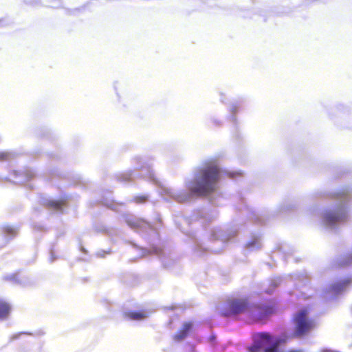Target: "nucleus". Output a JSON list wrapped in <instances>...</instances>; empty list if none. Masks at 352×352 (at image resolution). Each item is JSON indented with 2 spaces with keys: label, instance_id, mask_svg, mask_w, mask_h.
Listing matches in <instances>:
<instances>
[{
  "label": "nucleus",
  "instance_id": "obj_1",
  "mask_svg": "<svg viewBox=\"0 0 352 352\" xmlns=\"http://www.w3.org/2000/svg\"><path fill=\"white\" fill-rule=\"evenodd\" d=\"M220 176L221 170L217 163L207 161L196 169L193 179L188 184V189L194 195L206 197L216 190Z\"/></svg>",
  "mask_w": 352,
  "mask_h": 352
},
{
  "label": "nucleus",
  "instance_id": "obj_2",
  "mask_svg": "<svg viewBox=\"0 0 352 352\" xmlns=\"http://www.w3.org/2000/svg\"><path fill=\"white\" fill-rule=\"evenodd\" d=\"M253 343L248 348L249 352H300V350H285L283 346L288 341V336L283 335L274 337L268 332H259L253 334Z\"/></svg>",
  "mask_w": 352,
  "mask_h": 352
},
{
  "label": "nucleus",
  "instance_id": "obj_3",
  "mask_svg": "<svg viewBox=\"0 0 352 352\" xmlns=\"http://www.w3.org/2000/svg\"><path fill=\"white\" fill-rule=\"evenodd\" d=\"M250 304L248 298L232 296L228 298L221 305L219 314L226 318L239 314H245L248 317Z\"/></svg>",
  "mask_w": 352,
  "mask_h": 352
},
{
  "label": "nucleus",
  "instance_id": "obj_4",
  "mask_svg": "<svg viewBox=\"0 0 352 352\" xmlns=\"http://www.w3.org/2000/svg\"><path fill=\"white\" fill-rule=\"evenodd\" d=\"M308 314L309 311L307 309H302L294 315L292 319L294 329L292 338H302L314 329L315 322L308 317Z\"/></svg>",
  "mask_w": 352,
  "mask_h": 352
},
{
  "label": "nucleus",
  "instance_id": "obj_5",
  "mask_svg": "<svg viewBox=\"0 0 352 352\" xmlns=\"http://www.w3.org/2000/svg\"><path fill=\"white\" fill-rule=\"evenodd\" d=\"M276 313L273 304L258 302L250 304L248 318L254 322L264 324Z\"/></svg>",
  "mask_w": 352,
  "mask_h": 352
},
{
  "label": "nucleus",
  "instance_id": "obj_6",
  "mask_svg": "<svg viewBox=\"0 0 352 352\" xmlns=\"http://www.w3.org/2000/svg\"><path fill=\"white\" fill-rule=\"evenodd\" d=\"M347 211L345 207L340 206L336 210L326 212L325 221L329 224H333L337 222H341L346 219Z\"/></svg>",
  "mask_w": 352,
  "mask_h": 352
},
{
  "label": "nucleus",
  "instance_id": "obj_7",
  "mask_svg": "<svg viewBox=\"0 0 352 352\" xmlns=\"http://www.w3.org/2000/svg\"><path fill=\"white\" fill-rule=\"evenodd\" d=\"M193 327L192 322H185L182 327L173 335V338L176 342L184 340L191 331Z\"/></svg>",
  "mask_w": 352,
  "mask_h": 352
},
{
  "label": "nucleus",
  "instance_id": "obj_8",
  "mask_svg": "<svg viewBox=\"0 0 352 352\" xmlns=\"http://www.w3.org/2000/svg\"><path fill=\"white\" fill-rule=\"evenodd\" d=\"M11 312V305L6 301L0 299V320L9 317Z\"/></svg>",
  "mask_w": 352,
  "mask_h": 352
},
{
  "label": "nucleus",
  "instance_id": "obj_9",
  "mask_svg": "<svg viewBox=\"0 0 352 352\" xmlns=\"http://www.w3.org/2000/svg\"><path fill=\"white\" fill-rule=\"evenodd\" d=\"M125 221L129 226L133 228H140L145 223V221L144 219H135L130 215L126 217Z\"/></svg>",
  "mask_w": 352,
  "mask_h": 352
},
{
  "label": "nucleus",
  "instance_id": "obj_10",
  "mask_svg": "<svg viewBox=\"0 0 352 352\" xmlns=\"http://www.w3.org/2000/svg\"><path fill=\"white\" fill-rule=\"evenodd\" d=\"M125 316L131 320H142L146 317V314L142 311H129Z\"/></svg>",
  "mask_w": 352,
  "mask_h": 352
},
{
  "label": "nucleus",
  "instance_id": "obj_11",
  "mask_svg": "<svg viewBox=\"0 0 352 352\" xmlns=\"http://www.w3.org/2000/svg\"><path fill=\"white\" fill-rule=\"evenodd\" d=\"M63 204L64 201L63 200H50L46 203V206L47 208H52L54 210L61 209Z\"/></svg>",
  "mask_w": 352,
  "mask_h": 352
},
{
  "label": "nucleus",
  "instance_id": "obj_12",
  "mask_svg": "<svg viewBox=\"0 0 352 352\" xmlns=\"http://www.w3.org/2000/svg\"><path fill=\"white\" fill-rule=\"evenodd\" d=\"M148 200V195H136L133 198V201L137 204H143Z\"/></svg>",
  "mask_w": 352,
  "mask_h": 352
}]
</instances>
